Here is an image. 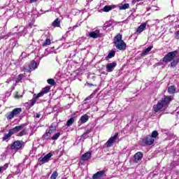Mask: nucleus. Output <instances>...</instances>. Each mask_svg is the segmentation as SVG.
<instances>
[{
  "mask_svg": "<svg viewBox=\"0 0 179 179\" xmlns=\"http://www.w3.org/2000/svg\"><path fill=\"white\" fill-rule=\"evenodd\" d=\"M52 157V152H49L46 155H45L43 157H40L38 159V162L41 163H48V162L51 159Z\"/></svg>",
  "mask_w": 179,
  "mask_h": 179,
  "instance_id": "1a4fd4ad",
  "label": "nucleus"
},
{
  "mask_svg": "<svg viewBox=\"0 0 179 179\" xmlns=\"http://www.w3.org/2000/svg\"><path fill=\"white\" fill-rule=\"evenodd\" d=\"M80 121L81 124H85V122H87V121H89V115H87V114L83 115L80 117Z\"/></svg>",
  "mask_w": 179,
  "mask_h": 179,
  "instance_id": "a211bd4d",
  "label": "nucleus"
},
{
  "mask_svg": "<svg viewBox=\"0 0 179 179\" xmlns=\"http://www.w3.org/2000/svg\"><path fill=\"white\" fill-rule=\"evenodd\" d=\"M40 97L37 95V94H34L33 95V98L31 100V103L29 104V107H33L34 106V104H36V102L37 101V100L39 99Z\"/></svg>",
  "mask_w": 179,
  "mask_h": 179,
  "instance_id": "f3484780",
  "label": "nucleus"
},
{
  "mask_svg": "<svg viewBox=\"0 0 179 179\" xmlns=\"http://www.w3.org/2000/svg\"><path fill=\"white\" fill-rule=\"evenodd\" d=\"M152 48H153V46H149L148 48L144 50L141 54V57H145V55H148V54L152 51Z\"/></svg>",
  "mask_w": 179,
  "mask_h": 179,
  "instance_id": "6ab92c4d",
  "label": "nucleus"
},
{
  "mask_svg": "<svg viewBox=\"0 0 179 179\" xmlns=\"http://www.w3.org/2000/svg\"><path fill=\"white\" fill-rule=\"evenodd\" d=\"M113 57H115V50H110L108 55V56L105 58L106 61H108L110 59V58H113Z\"/></svg>",
  "mask_w": 179,
  "mask_h": 179,
  "instance_id": "aec40b11",
  "label": "nucleus"
},
{
  "mask_svg": "<svg viewBox=\"0 0 179 179\" xmlns=\"http://www.w3.org/2000/svg\"><path fill=\"white\" fill-rule=\"evenodd\" d=\"M51 45V39L50 38H46L44 43L42 44V47H47V45Z\"/></svg>",
  "mask_w": 179,
  "mask_h": 179,
  "instance_id": "c85d7f7f",
  "label": "nucleus"
},
{
  "mask_svg": "<svg viewBox=\"0 0 179 179\" xmlns=\"http://www.w3.org/2000/svg\"><path fill=\"white\" fill-rule=\"evenodd\" d=\"M177 89L176 88V86L174 85H171L170 87H168V93L169 94H174L176 93Z\"/></svg>",
  "mask_w": 179,
  "mask_h": 179,
  "instance_id": "412c9836",
  "label": "nucleus"
},
{
  "mask_svg": "<svg viewBox=\"0 0 179 179\" xmlns=\"http://www.w3.org/2000/svg\"><path fill=\"white\" fill-rule=\"evenodd\" d=\"M23 129V125L16 126L13 129H10L9 131H10L11 134H17V132H20Z\"/></svg>",
  "mask_w": 179,
  "mask_h": 179,
  "instance_id": "4468645a",
  "label": "nucleus"
},
{
  "mask_svg": "<svg viewBox=\"0 0 179 179\" xmlns=\"http://www.w3.org/2000/svg\"><path fill=\"white\" fill-rule=\"evenodd\" d=\"M148 23L147 22H144L143 24H141L137 29H136V33H142V31H143V30H145V29H146V26H147Z\"/></svg>",
  "mask_w": 179,
  "mask_h": 179,
  "instance_id": "2eb2a0df",
  "label": "nucleus"
},
{
  "mask_svg": "<svg viewBox=\"0 0 179 179\" xmlns=\"http://www.w3.org/2000/svg\"><path fill=\"white\" fill-rule=\"evenodd\" d=\"M177 54H178V52L177 50L169 52L162 58L161 61L164 64H167V62H171L169 66H170L171 69H174V68H176V66H177L179 63V59L176 58Z\"/></svg>",
  "mask_w": 179,
  "mask_h": 179,
  "instance_id": "f257e3e1",
  "label": "nucleus"
},
{
  "mask_svg": "<svg viewBox=\"0 0 179 179\" xmlns=\"http://www.w3.org/2000/svg\"><path fill=\"white\" fill-rule=\"evenodd\" d=\"M162 63L158 62V63H157V65L160 66V65H162Z\"/></svg>",
  "mask_w": 179,
  "mask_h": 179,
  "instance_id": "a18cd8bd",
  "label": "nucleus"
},
{
  "mask_svg": "<svg viewBox=\"0 0 179 179\" xmlns=\"http://www.w3.org/2000/svg\"><path fill=\"white\" fill-rule=\"evenodd\" d=\"M50 90H51V87L46 86L41 90V92L43 93V94H47V93H48Z\"/></svg>",
  "mask_w": 179,
  "mask_h": 179,
  "instance_id": "cd10ccee",
  "label": "nucleus"
},
{
  "mask_svg": "<svg viewBox=\"0 0 179 179\" xmlns=\"http://www.w3.org/2000/svg\"><path fill=\"white\" fill-rule=\"evenodd\" d=\"M142 143L143 146H152L155 143V138L150 137V135H146L142 138Z\"/></svg>",
  "mask_w": 179,
  "mask_h": 179,
  "instance_id": "39448f33",
  "label": "nucleus"
},
{
  "mask_svg": "<svg viewBox=\"0 0 179 179\" xmlns=\"http://www.w3.org/2000/svg\"><path fill=\"white\" fill-rule=\"evenodd\" d=\"M47 83H48V85H50L51 86H55V80H54L53 78H49L47 80Z\"/></svg>",
  "mask_w": 179,
  "mask_h": 179,
  "instance_id": "2f4dec72",
  "label": "nucleus"
},
{
  "mask_svg": "<svg viewBox=\"0 0 179 179\" xmlns=\"http://www.w3.org/2000/svg\"><path fill=\"white\" fill-rule=\"evenodd\" d=\"M20 113H22V108H15L10 114L6 115V118L7 120H12V118H14L16 115H19Z\"/></svg>",
  "mask_w": 179,
  "mask_h": 179,
  "instance_id": "423d86ee",
  "label": "nucleus"
},
{
  "mask_svg": "<svg viewBox=\"0 0 179 179\" xmlns=\"http://www.w3.org/2000/svg\"><path fill=\"white\" fill-rule=\"evenodd\" d=\"M8 164H6L4 165V166H3V169H4V170H6V169H8Z\"/></svg>",
  "mask_w": 179,
  "mask_h": 179,
  "instance_id": "a19ab883",
  "label": "nucleus"
},
{
  "mask_svg": "<svg viewBox=\"0 0 179 179\" xmlns=\"http://www.w3.org/2000/svg\"><path fill=\"white\" fill-rule=\"evenodd\" d=\"M118 139V132H116L115 135L110 137L108 141L106 142V148H111L113 145H114V142H115Z\"/></svg>",
  "mask_w": 179,
  "mask_h": 179,
  "instance_id": "6e6552de",
  "label": "nucleus"
},
{
  "mask_svg": "<svg viewBox=\"0 0 179 179\" xmlns=\"http://www.w3.org/2000/svg\"><path fill=\"white\" fill-rule=\"evenodd\" d=\"M173 101V97L171 96H164V98L159 100L157 104L153 106V110L155 113H159L162 111L164 107H169L170 102Z\"/></svg>",
  "mask_w": 179,
  "mask_h": 179,
  "instance_id": "f03ea898",
  "label": "nucleus"
},
{
  "mask_svg": "<svg viewBox=\"0 0 179 179\" xmlns=\"http://www.w3.org/2000/svg\"><path fill=\"white\" fill-rule=\"evenodd\" d=\"M52 27H61V20L59 18H56L52 23Z\"/></svg>",
  "mask_w": 179,
  "mask_h": 179,
  "instance_id": "dca6fc26",
  "label": "nucleus"
},
{
  "mask_svg": "<svg viewBox=\"0 0 179 179\" xmlns=\"http://www.w3.org/2000/svg\"><path fill=\"white\" fill-rule=\"evenodd\" d=\"M51 136V133L49 130L48 131H46L45 134L42 136L43 139L48 140L50 139V137Z\"/></svg>",
  "mask_w": 179,
  "mask_h": 179,
  "instance_id": "5701e85b",
  "label": "nucleus"
},
{
  "mask_svg": "<svg viewBox=\"0 0 179 179\" xmlns=\"http://www.w3.org/2000/svg\"><path fill=\"white\" fill-rule=\"evenodd\" d=\"M24 148V142L23 141L17 140L10 145L11 150H20Z\"/></svg>",
  "mask_w": 179,
  "mask_h": 179,
  "instance_id": "20e7f679",
  "label": "nucleus"
},
{
  "mask_svg": "<svg viewBox=\"0 0 179 179\" xmlns=\"http://www.w3.org/2000/svg\"><path fill=\"white\" fill-rule=\"evenodd\" d=\"M117 66V62H113L112 63H108L106 64V70L107 72H113L114 71V68Z\"/></svg>",
  "mask_w": 179,
  "mask_h": 179,
  "instance_id": "f8f14e48",
  "label": "nucleus"
},
{
  "mask_svg": "<svg viewBox=\"0 0 179 179\" xmlns=\"http://www.w3.org/2000/svg\"><path fill=\"white\" fill-rule=\"evenodd\" d=\"M12 133L10 130L8 131V134H5L4 136L2 137V141H6V139H9L12 136Z\"/></svg>",
  "mask_w": 179,
  "mask_h": 179,
  "instance_id": "b1692460",
  "label": "nucleus"
},
{
  "mask_svg": "<svg viewBox=\"0 0 179 179\" xmlns=\"http://www.w3.org/2000/svg\"><path fill=\"white\" fill-rule=\"evenodd\" d=\"M2 170H3V166H0V173L2 171Z\"/></svg>",
  "mask_w": 179,
  "mask_h": 179,
  "instance_id": "c03bdc74",
  "label": "nucleus"
},
{
  "mask_svg": "<svg viewBox=\"0 0 179 179\" xmlns=\"http://www.w3.org/2000/svg\"><path fill=\"white\" fill-rule=\"evenodd\" d=\"M24 135H27V131H26V129L22 130L20 133H18L17 136H24Z\"/></svg>",
  "mask_w": 179,
  "mask_h": 179,
  "instance_id": "f704fd0d",
  "label": "nucleus"
},
{
  "mask_svg": "<svg viewBox=\"0 0 179 179\" xmlns=\"http://www.w3.org/2000/svg\"><path fill=\"white\" fill-rule=\"evenodd\" d=\"M62 179H68L67 178H62Z\"/></svg>",
  "mask_w": 179,
  "mask_h": 179,
  "instance_id": "de8ad7c7",
  "label": "nucleus"
},
{
  "mask_svg": "<svg viewBox=\"0 0 179 179\" xmlns=\"http://www.w3.org/2000/svg\"><path fill=\"white\" fill-rule=\"evenodd\" d=\"M157 136H159V132H157V131H156V130L153 131L150 135V137L152 139L157 138Z\"/></svg>",
  "mask_w": 179,
  "mask_h": 179,
  "instance_id": "7c9ffc66",
  "label": "nucleus"
},
{
  "mask_svg": "<svg viewBox=\"0 0 179 179\" xmlns=\"http://www.w3.org/2000/svg\"><path fill=\"white\" fill-rule=\"evenodd\" d=\"M38 0H30V3H33L34 2H37Z\"/></svg>",
  "mask_w": 179,
  "mask_h": 179,
  "instance_id": "37998d69",
  "label": "nucleus"
},
{
  "mask_svg": "<svg viewBox=\"0 0 179 179\" xmlns=\"http://www.w3.org/2000/svg\"><path fill=\"white\" fill-rule=\"evenodd\" d=\"M36 118H40L41 117V115L40 113H36Z\"/></svg>",
  "mask_w": 179,
  "mask_h": 179,
  "instance_id": "79ce46f5",
  "label": "nucleus"
},
{
  "mask_svg": "<svg viewBox=\"0 0 179 179\" xmlns=\"http://www.w3.org/2000/svg\"><path fill=\"white\" fill-rule=\"evenodd\" d=\"M92 132V129H88L86 130V131L83 134V136H85V135H89Z\"/></svg>",
  "mask_w": 179,
  "mask_h": 179,
  "instance_id": "e433bc0d",
  "label": "nucleus"
},
{
  "mask_svg": "<svg viewBox=\"0 0 179 179\" xmlns=\"http://www.w3.org/2000/svg\"><path fill=\"white\" fill-rule=\"evenodd\" d=\"M113 44L116 47L117 50L120 51H125L127 50V43L122 40V34H117L113 38Z\"/></svg>",
  "mask_w": 179,
  "mask_h": 179,
  "instance_id": "7ed1b4c3",
  "label": "nucleus"
},
{
  "mask_svg": "<svg viewBox=\"0 0 179 179\" xmlns=\"http://www.w3.org/2000/svg\"><path fill=\"white\" fill-rule=\"evenodd\" d=\"M51 134L53 132H55L57 131V125L55 124H51L50 126L49 127V130H48Z\"/></svg>",
  "mask_w": 179,
  "mask_h": 179,
  "instance_id": "4be33fe9",
  "label": "nucleus"
},
{
  "mask_svg": "<svg viewBox=\"0 0 179 179\" xmlns=\"http://www.w3.org/2000/svg\"><path fill=\"white\" fill-rule=\"evenodd\" d=\"M59 136H61V133L58 132L56 133L54 136H52L51 139L52 141H57V139H58Z\"/></svg>",
  "mask_w": 179,
  "mask_h": 179,
  "instance_id": "72a5a7b5",
  "label": "nucleus"
},
{
  "mask_svg": "<svg viewBox=\"0 0 179 179\" xmlns=\"http://www.w3.org/2000/svg\"><path fill=\"white\" fill-rule=\"evenodd\" d=\"M28 68L29 69L24 67V72H31V71H35V69H37V62H36V61L34 60L31 61L30 64L28 66Z\"/></svg>",
  "mask_w": 179,
  "mask_h": 179,
  "instance_id": "0eeeda50",
  "label": "nucleus"
},
{
  "mask_svg": "<svg viewBox=\"0 0 179 179\" xmlns=\"http://www.w3.org/2000/svg\"><path fill=\"white\" fill-rule=\"evenodd\" d=\"M89 36L91 38H99V37H100V36L94 31L90 32Z\"/></svg>",
  "mask_w": 179,
  "mask_h": 179,
  "instance_id": "393cba45",
  "label": "nucleus"
},
{
  "mask_svg": "<svg viewBox=\"0 0 179 179\" xmlns=\"http://www.w3.org/2000/svg\"><path fill=\"white\" fill-rule=\"evenodd\" d=\"M90 99H92V95L87 96V97L85 99V101H87V100H90Z\"/></svg>",
  "mask_w": 179,
  "mask_h": 179,
  "instance_id": "ea45409f",
  "label": "nucleus"
},
{
  "mask_svg": "<svg viewBox=\"0 0 179 179\" xmlns=\"http://www.w3.org/2000/svg\"><path fill=\"white\" fill-rule=\"evenodd\" d=\"M23 78H24V74L21 73V74L18 75L17 78L15 80V83H19L23 79Z\"/></svg>",
  "mask_w": 179,
  "mask_h": 179,
  "instance_id": "473e14b6",
  "label": "nucleus"
},
{
  "mask_svg": "<svg viewBox=\"0 0 179 179\" xmlns=\"http://www.w3.org/2000/svg\"><path fill=\"white\" fill-rule=\"evenodd\" d=\"M143 158V153L142 152H137L134 155V163H139L141 160Z\"/></svg>",
  "mask_w": 179,
  "mask_h": 179,
  "instance_id": "9d476101",
  "label": "nucleus"
},
{
  "mask_svg": "<svg viewBox=\"0 0 179 179\" xmlns=\"http://www.w3.org/2000/svg\"><path fill=\"white\" fill-rule=\"evenodd\" d=\"M120 10H125V9H129V3H124L119 6Z\"/></svg>",
  "mask_w": 179,
  "mask_h": 179,
  "instance_id": "bb28decb",
  "label": "nucleus"
},
{
  "mask_svg": "<svg viewBox=\"0 0 179 179\" xmlns=\"http://www.w3.org/2000/svg\"><path fill=\"white\" fill-rule=\"evenodd\" d=\"M75 122V118L71 117L69 120L66 122V127H71V125H73V124Z\"/></svg>",
  "mask_w": 179,
  "mask_h": 179,
  "instance_id": "a878e982",
  "label": "nucleus"
},
{
  "mask_svg": "<svg viewBox=\"0 0 179 179\" xmlns=\"http://www.w3.org/2000/svg\"><path fill=\"white\" fill-rule=\"evenodd\" d=\"M176 40H179V30L175 34Z\"/></svg>",
  "mask_w": 179,
  "mask_h": 179,
  "instance_id": "4c0bfd02",
  "label": "nucleus"
},
{
  "mask_svg": "<svg viewBox=\"0 0 179 179\" xmlns=\"http://www.w3.org/2000/svg\"><path fill=\"white\" fill-rule=\"evenodd\" d=\"M57 177H58V172L54 171L50 176V179H57Z\"/></svg>",
  "mask_w": 179,
  "mask_h": 179,
  "instance_id": "c9c22d12",
  "label": "nucleus"
},
{
  "mask_svg": "<svg viewBox=\"0 0 179 179\" xmlns=\"http://www.w3.org/2000/svg\"><path fill=\"white\" fill-rule=\"evenodd\" d=\"M88 86H93V84L88 83Z\"/></svg>",
  "mask_w": 179,
  "mask_h": 179,
  "instance_id": "49530a36",
  "label": "nucleus"
},
{
  "mask_svg": "<svg viewBox=\"0 0 179 179\" xmlns=\"http://www.w3.org/2000/svg\"><path fill=\"white\" fill-rule=\"evenodd\" d=\"M103 177H106V171L104 170L99 171L92 176L93 179H100Z\"/></svg>",
  "mask_w": 179,
  "mask_h": 179,
  "instance_id": "9b49d317",
  "label": "nucleus"
},
{
  "mask_svg": "<svg viewBox=\"0 0 179 179\" xmlns=\"http://www.w3.org/2000/svg\"><path fill=\"white\" fill-rule=\"evenodd\" d=\"M92 157V152L89 151L85 153H84L81 157L80 159L83 162H87V160H90V158Z\"/></svg>",
  "mask_w": 179,
  "mask_h": 179,
  "instance_id": "ddd939ff",
  "label": "nucleus"
},
{
  "mask_svg": "<svg viewBox=\"0 0 179 179\" xmlns=\"http://www.w3.org/2000/svg\"><path fill=\"white\" fill-rule=\"evenodd\" d=\"M36 95L38 96V97H43L44 96V93L43 92V91H41Z\"/></svg>",
  "mask_w": 179,
  "mask_h": 179,
  "instance_id": "58836bf2",
  "label": "nucleus"
},
{
  "mask_svg": "<svg viewBox=\"0 0 179 179\" xmlns=\"http://www.w3.org/2000/svg\"><path fill=\"white\" fill-rule=\"evenodd\" d=\"M178 28H179V24H178Z\"/></svg>",
  "mask_w": 179,
  "mask_h": 179,
  "instance_id": "09e8293b",
  "label": "nucleus"
},
{
  "mask_svg": "<svg viewBox=\"0 0 179 179\" xmlns=\"http://www.w3.org/2000/svg\"><path fill=\"white\" fill-rule=\"evenodd\" d=\"M103 12H110V10H113L112 6H105L102 9Z\"/></svg>",
  "mask_w": 179,
  "mask_h": 179,
  "instance_id": "c756f323",
  "label": "nucleus"
}]
</instances>
